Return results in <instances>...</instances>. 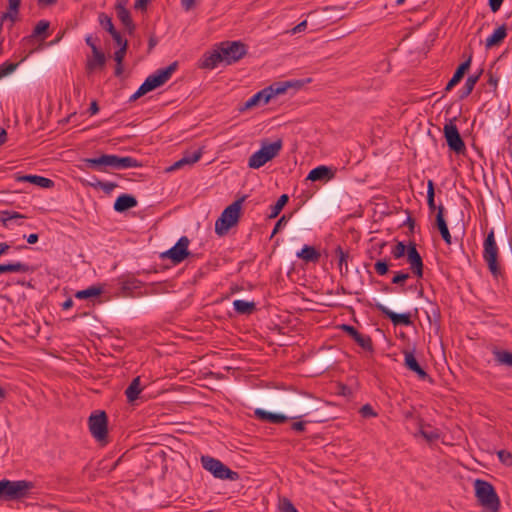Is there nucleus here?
Here are the masks:
<instances>
[{"label":"nucleus","mask_w":512,"mask_h":512,"mask_svg":"<svg viewBox=\"0 0 512 512\" xmlns=\"http://www.w3.org/2000/svg\"><path fill=\"white\" fill-rule=\"evenodd\" d=\"M507 36V28L505 25L498 27L492 35L486 39V47L491 48L499 45Z\"/></svg>","instance_id":"nucleus-30"},{"label":"nucleus","mask_w":512,"mask_h":512,"mask_svg":"<svg viewBox=\"0 0 512 512\" xmlns=\"http://www.w3.org/2000/svg\"><path fill=\"white\" fill-rule=\"evenodd\" d=\"M301 86H302V84L300 83V81H295V82L285 81V82H279V83L272 84L269 87H266L265 89H266L267 94L269 95V98L271 99L276 95L285 93L288 90V88H292V87L300 88Z\"/></svg>","instance_id":"nucleus-20"},{"label":"nucleus","mask_w":512,"mask_h":512,"mask_svg":"<svg viewBox=\"0 0 512 512\" xmlns=\"http://www.w3.org/2000/svg\"><path fill=\"white\" fill-rule=\"evenodd\" d=\"M89 168L105 172L106 167H111V154H103L97 158H85L82 160Z\"/></svg>","instance_id":"nucleus-17"},{"label":"nucleus","mask_w":512,"mask_h":512,"mask_svg":"<svg viewBox=\"0 0 512 512\" xmlns=\"http://www.w3.org/2000/svg\"><path fill=\"white\" fill-rule=\"evenodd\" d=\"M481 71L476 75H471L466 79L464 87L460 90L459 98L464 99L471 94L475 84L479 80Z\"/></svg>","instance_id":"nucleus-36"},{"label":"nucleus","mask_w":512,"mask_h":512,"mask_svg":"<svg viewBox=\"0 0 512 512\" xmlns=\"http://www.w3.org/2000/svg\"><path fill=\"white\" fill-rule=\"evenodd\" d=\"M494 359L499 365H506L512 367V352L507 350H497L493 351Z\"/></svg>","instance_id":"nucleus-37"},{"label":"nucleus","mask_w":512,"mask_h":512,"mask_svg":"<svg viewBox=\"0 0 512 512\" xmlns=\"http://www.w3.org/2000/svg\"><path fill=\"white\" fill-rule=\"evenodd\" d=\"M201 464L203 468L209 471L215 478L230 481H237L239 479L238 472L231 470L220 460L211 456H202Z\"/></svg>","instance_id":"nucleus-7"},{"label":"nucleus","mask_w":512,"mask_h":512,"mask_svg":"<svg viewBox=\"0 0 512 512\" xmlns=\"http://www.w3.org/2000/svg\"><path fill=\"white\" fill-rule=\"evenodd\" d=\"M34 488L31 481L18 480H1L0 481V499L18 500L28 496L29 491Z\"/></svg>","instance_id":"nucleus-5"},{"label":"nucleus","mask_w":512,"mask_h":512,"mask_svg":"<svg viewBox=\"0 0 512 512\" xmlns=\"http://www.w3.org/2000/svg\"><path fill=\"white\" fill-rule=\"evenodd\" d=\"M360 414L364 418L377 416V413L374 411V409L372 408V406L370 404L363 405L360 409Z\"/></svg>","instance_id":"nucleus-53"},{"label":"nucleus","mask_w":512,"mask_h":512,"mask_svg":"<svg viewBox=\"0 0 512 512\" xmlns=\"http://www.w3.org/2000/svg\"><path fill=\"white\" fill-rule=\"evenodd\" d=\"M407 261L410 264L411 272L418 278L423 276V260L416 249V244L411 242L407 248Z\"/></svg>","instance_id":"nucleus-12"},{"label":"nucleus","mask_w":512,"mask_h":512,"mask_svg":"<svg viewBox=\"0 0 512 512\" xmlns=\"http://www.w3.org/2000/svg\"><path fill=\"white\" fill-rule=\"evenodd\" d=\"M29 271H31L30 266L21 262L0 264V274L6 272L27 273Z\"/></svg>","instance_id":"nucleus-34"},{"label":"nucleus","mask_w":512,"mask_h":512,"mask_svg":"<svg viewBox=\"0 0 512 512\" xmlns=\"http://www.w3.org/2000/svg\"><path fill=\"white\" fill-rule=\"evenodd\" d=\"M320 253L312 246L305 245L300 252L297 253V257L305 260L306 262H318L320 259Z\"/></svg>","instance_id":"nucleus-33"},{"label":"nucleus","mask_w":512,"mask_h":512,"mask_svg":"<svg viewBox=\"0 0 512 512\" xmlns=\"http://www.w3.org/2000/svg\"><path fill=\"white\" fill-rule=\"evenodd\" d=\"M89 431L98 441L105 440L108 434V420L104 411L92 413L88 419Z\"/></svg>","instance_id":"nucleus-9"},{"label":"nucleus","mask_w":512,"mask_h":512,"mask_svg":"<svg viewBox=\"0 0 512 512\" xmlns=\"http://www.w3.org/2000/svg\"><path fill=\"white\" fill-rule=\"evenodd\" d=\"M181 4L186 11H189L194 6V0H181Z\"/></svg>","instance_id":"nucleus-60"},{"label":"nucleus","mask_w":512,"mask_h":512,"mask_svg":"<svg viewBox=\"0 0 512 512\" xmlns=\"http://www.w3.org/2000/svg\"><path fill=\"white\" fill-rule=\"evenodd\" d=\"M0 217H1V221L3 222V224L7 225V222L9 220L22 219V218H25L26 216H24L18 212H15V211H2L0 214Z\"/></svg>","instance_id":"nucleus-46"},{"label":"nucleus","mask_w":512,"mask_h":512,"mask_svg":"<svg viewBox=\"0 0 512 512\" xmlns=\"http://www.w3.org/2000/svg\"><path fill=\"white\" fill-rule=\"evenodd\" d=\"M404 365L408 370L416 373L420 379L429 378V375L418 363L413 351H404Z\"/></svg>","instance_id":"nucleus-14"},{"label":"nucleus","mask_w":512,"mask_h":512,"mask_svg":"<svg viewBox=\"0 0 512 512\" xmlns=\"http://www.w3.org/2000/svg\"><path fill=\"white\" fill-rule=\"evenodd\" d=\"M246 53V46L240 41L221 42L212 51L203 55L200 68L214 69L220 63L231 65L243 58Z\"/></svg>","instance_id":"nucleus-1"},{"label":"nucleus","mask_w":512,"mask_h":512,"mask_svg":"<svg viewBox=\"0 0 512 512\" xmlns=\"http://www.w3.org/2000/svg\"><path fill=\"white\" fill-rule=\"evenodd\" d=\"M376 308L383 315H385L388 319H390L391 322L393 323V325H395V326H398V325L410 326L412 324L410 313H395L382 304H377Z\"/></svg>","instance_id":"nucleus-13"},{"label":"nucleus","mask_w":512,"mask_h":512,"mask_svg":"<svg viewBox=\"0 0 512 512\" xmlns=\"http://www.w3.org/2000/svg\"><path fill=\"white\" fill-rule=\"evenodd\" d=\"M305 425H306V422L304 421H298V422H294L292 425H291V428L296 431V432H303L305 430Z\"/></svg>","instance_id":"nucleus-59"},{"label":"nucleus","mask_w":512,"mask_h":512,"mask_svg":"<svg viewBox=\"0 0 512 512\" xmlns=\"http://www.w3.org/2000/svg\"><path fill=\"white\" fill-rule=\"evenodd\" d=\"M243 200L244 198L238 199L223 210L215 223L217 235H226L229 229L238 223Z\"/></svg>","instance_id":"nucleus-4"},{"label":"nucleus","mask_w":512,"mask_h":512,"mask_svg":"<svg viewBox=\"0 0 512 512\" xmlns=\"http://www.w3.org/2000/svg\"><path fill=\"white\" fill-rule=\"evenodd\" d=\"M503 1L504 0H489V7L491 11L494 13L497 12L500 9Z\"/></svg>","instance_id":"nucleus-58"},{"label":"nucleus","mask_w":512,"mask_h":512,"mask_svg":"<svg viewBox=\"0 0 512 512\" xmlns=\"http://www.w3.org/2000/svg\"><path fill=\"white\" fill-rule=\"evenodd\" d=\"M95 183H90V186L93 188H100L106 194H110L118 185L114 182H104L99 180L97 177H94Z\"/></svg>","instance_id":"nucleus-41"},{"label":"nucleus","mask_w":512,"mask_h":512,"mask_svg":"<svg viewBox=\"0 0 512 512\" xmlns=\"http://www.w3.org/2000/svg\"><path fill=\"white\" fill-rule=\"evenodd\" d=\"M113 40L119 45V48L122 47L123 43H128L127 40L123 39L121 34L116 30L110 34Z\"/></svg>","instance_id":"nucleus-57"},{"label":"nucleus","mask_w":512,"mask_h":512,"mask_svg":"<svg viewBox=\"0 0 512 512\" xmlns=\"http://www.w3.org/2000/svg\"><path fill=\"white\" fill-rule=\"evenodd\" d=\"M306 28H307V21L303 20L302 22L297 24L294 28H292L289 32L294 35L296 33H300L302 31H304Z\"/></svg>","instance_id":"nucleus-56"},{"label":"nucleus","mask_w":512,"mask_h":512,"mask_svg":"<svg viewBox=\"0 0 512 512\" xmlns=\"http://www.w3.org/2000/svg\"><path fill=\"white\" fill-rule=\"evenodd\" d=\"M128 48V43H123L122 47H120L117 51L114 52V60L117 64H122L125 58L126 52Z\"/></svg>","instance_id":"nucleus-49"},{"label":"nucleus","mask_w":512,"mask_h":512,"mask_svg":"<svg viewBox=\"0 0 512 512\" xmlns=\"http://www.w3.org/2000/svg\"><path fill=\"white\" fill-rule=\"evenodd\" d=\"M137 204V199L133 195L121 194L120 196L117 197L116 201L114 202L113 208L116 212L121 213L136 207Z\"/></svg>","instance_id":"nucleus-21"},{"label":"nucleus","mask_w":512,"mask_h":512,"mask_svg":"<svg viewBox=\"0 0 512 512\" xmlns=\"http://www.w3.org/2000/svg\"><path fill=\"white\" fill-rule=\"evenodd\" d=\"M438 212L436 215V225L438 227V230L443 238V240L447 243H451V235L446 223V220L444 218V207L440 205L438 208Z\"/></svg>","instance_id":"nucleus-25"},{"label":"nucleus","mask_w":512,"mask_h":512,"mask_svg":"<svg viewBox=\"0 0 512 512\" xmlns=\"http://www.w3.org/2000/svg\"><path fill=\"white\" fill-rule=\"evenodd\" d=\"M389 263H388V260L387 259H381V260H378L375 264H374V269L376 271L377 274L383 276V275H386L389 271Z\"/></svg>","instance_id":"nucleus-47"},{"label":"nucleus","mask_w":512,"mask_h":512,"mask_svg":"<svg viewBox=\"0 0 512 512\" xmlns=\"http://www.w3.org/2000/svg\"><path fill=\"white\" fill-rule=\"evenodd\" d=\"M10 10H19V6L21 4V0H8Z\"/></svg>","instance_id":"nucleus-62"},{"label":"nucleus","mask_w":512,"mask_h":512,"mask_svg":"<svg viewBox=\"0 0 512 512\" xmlns=\"http://www.w3.org/2000/svg\"><path fill=\"white\" fill-rule=\"evenodd\" d=\"M419 433L421 434V436L423 438H425L429 442L435 441V440L439 439V437H440V434L436 429L426 430L422 426L419 430Z\"/></svg>","instance_id":"nucleus-45"},{"label":"nucleus","mask_w":512,"mask_h":512,"mask_svg":"<svg viewBox=\"0 0 512 512\" xmlns=\"http://www.w3.org/2000/svg\"><path fill=\"white\" fill-rule=\"evenodd\" d=\"M280 510L281 512H298L293 503L287 498L280 500Z\"/></svg>","instance_id":"nucleus-50"},{"label":"nucleus","mask_w":512,"mask_h":512,"mask_svg":"<svg viewBox=\"0 0 512 512\" xmlns=\"http://www.w3.org/2000/svg\"><path fill=\"white\" fill-rule=\"evenodd\" d=\"M282 146L283 142L281 139H277L272 143L263 142L261 148L249 157L248 166L252 169L262 167L279 154Z\"/></svg>","instance_id":"nucleus-6"},{"label":"nucleus","mask_w":512,"mask_h":512,"mask_svg":"<svg viewBox=\"0 0 512 512\" xmlns=\"http://www.w3.org/2000/svg\"><path fill=\"white\" fill-rule=\"evenodd\" d=\"M287 223V218L285 215L281 216L278 221L276 222L275 226H274V229L272 231V234H271V238L276 234L278 233V231L284 226L286 225Z\"/></svg>","instance_id":"nucleus-55"},{"label":"nucleus","mask_w":512,"mask_h":512,"mask_svg":"<svg viewBox=\"0 0 512 512\" xmlns=\"http://www.w3.org/2000/svg\"><path fill=\"white\" fill-rule=\"evenodd\" d=\"M140 166L141 163L133 157H119L117 155L111 154V168L113 169L137 168Z\"/></svg>","instance_id":"nucleus-16"},{"label":"nucleus","mask_w":512,"mask_h":512,"mask_svg":"<svg viewBox=\"0 0 512 512\" xmlns=\"http://www.w3.org/2000/svg\"><path fill=\"white\" fill-rule=\"evenodd\" d=\"M288 201H289V196L287 194H282L278 198L277 202L270 207L271 211L269 214V218L270 219L276 218L280 214L283 207L287 204Z\"/></svg>","instance_id":"nucleus-38"},{"label":"nucleus","mask_w":512,"mask_h":512,"mask_svg":"<svg viewBox=\"0 0 512 512\" xmlns=\"http://www.w3.org/2000/svg\"><path fill=\"white\" fill-rule=\"evenodd\" d=\"M353 340L364 350L369 352L373 351V343L369 335H364L359 332V334Z\"/></svg>","instance_id":"nucleus-40"},{"label":"nucleus","mask_w":512,"mask_h":512,"mask_svg":"<svg viewBox=\"0 0 512 512\" xmlns=\"http://www.w3.org/2000/svg\"><path fill=\"white\" fill-rule=\"evenodd\" d=\"M119 284L122 296L131 295L135 290L140 289L142 285L141 281L133 276L120 279Z\"/></svg>","instance_id":"nucleus-27"},{"label":"nucleus","mask_w":512,"mask_h":512,"mask_svg":"<svg viewBox=\"0 0 512 512\" xmlns=\"http://www.w3.org/2000/svg\"><path fill=\"white\" fill-rule=\"evenodd\" d=\"M334 177V172L331 168L327 166H318L312 169L308 176L307 180L311 181H322V180H330Z\"/></svg>","instance_id":"nucleus-26"},{"label":"nucleus","mask_w":512,"mask_h":512,"mask_svg":"<svg viewBox=\"0 0 512 512\" xmlns=\"http://www.w3.org/2000/svg\"><path fill=\"white\" fill-rule=\"evenodd\" d=\"M233 307L234 310L241 315H250L255 311V303L245 300H235Z\"/></svg>","instance_id":"nucleus-35"},{"label":"nucleus","mask_w":512,"mask_h":512,"mask_svg":"<svg viewBox=\"0 0 512 512\" xmlns=\"http://www.w3.org/2000/svg\"><path fill=\"white\" fill-rule=\"evenodd\" d=\"M254 414L257 419L272 424H281L288 420V417L284 414L272 413L263 409H256Z\"/></svg>","instance_id":"nucleus-18"},{"label":"nucleus","mask_w":512,"mask_h":512,"mask_svg":"<svg viewBox=\"0 0 512 512\" xmlns=\"http://www.w3.org/2000/svg\"><path fill=\"white\" fill-rule=\"evenodd\" d=\"M17 66H18L17 63H11V62H4L3 64H1L0 65V79L13 73L16 70Z\"/></svg>","instance_id":"nucleus-44"},{"label":"nucleus","mask_w":512,"mask_h":512,"mask_svg":"<svg viewBox=\"0 0 512 512\" xmlns=\"http://www.w3.org/2000/svg\"><path fill=\"white\" fill-rule=\"evenodd\" d=\"M202 153V148H199L194 152H186L184 156L178 161H176L172 166H170L167 169V171H174L182 168L185 165H193L194 163L200 160Z\"/></svg>","instance_id":"nucleus-15"},{"label":"nucleus","mask_w":512,"mask_h":512,"mask_svg":"<svg viewBox=\"0 0 512 512\" xmlns=\"http://www.w3.org/2000/svg\"><path fill=\"white\" fill-rule=\"evenodd\" d=\"M270 100L269 95L266 92V89H262L261 91L254 94L251 98H249L245 103L241 110H248L260 103L266 104Z\"/></svg>","instance_id":"nucleus-29"},{"label":"nucleus","mask_w":512,"mask_h":512,"mask_svg":"<svg viewBox=\"0 0 512 512\" xmlns=\"http://www.w3.org/2000/svg\"><path fill=\"white\" fill-rule=\"evenodd\" d=\"M341 330L346 332L353 339L359 334V331L355 327L347 324L341 325Z\"/></svg>","instance_id":"nucleus-54"},{"label":"nucleus","mask_w":512,"mask_h":512,"mask_svg":"<svg viewBox=\"0 0 512 512\" xmlns=\"http://www.w3.org/2000/svg\"><path fill=\"white\" fill-rule=\"evenodd\" d=\"M177 66V62H173L166 68L158 69L155 73L149 75L138 88V90L130 97V101H134L146 93L165 84L176 71Z\"/></svg>","instance_id":"nucleus-3"},{"label":"nucleus","mask_w":512,"mask_h":512,"mask_svg":"<svg viewBox=\"0 0 512 512\" xmlns=\"http://www.w3.org/2000/svg\"><path fill=\"white\" fill-rule=\"evenodd\" d=\"M19 10H10V7H8V10L0 16V19L4 22L5 20H10L12 23H14L17 20Z\"/></svg>","instance_id":"nucleus-51"},{"label":"nucleus","mask_w":512,"mask_h":512,"mask_svg":"<svg viewBox=\"0 0 512 512\" xmlns=\"http://www.w3.org/2000/svg\"><path fill=\"white\" fill-rule=\"evenodd\" d=\"M141 390V381L140 377L138 376L132 380V382L125 390V395L127 397L128 402H134L138 398Z\"/></svg>","instance_id":"nucleus-31"},{"label":"nucleus","mask_w":512,"mask_h":512,"mask_svg":"<svg viewBox=\"0 0 512 512\" xmlns=\"http://www.w3.org/2000/svg\"><path fill=\"white\" fill-rule=\"evenodd\" d=\"M49 26L50 23L48 21L40 20L34 27L32 34L22 39L23 45L31 43L36 37H39L41 40H45L48 37L47 31Z\"/></svg>","instance_id":"nucleus-19"},{"label":"nucleus","mask_w":512,"mask_h":512,"mask_svg":"<svg viewBox=\"0 0 512 512\" xmlns=\"http://www.w3.org/2000/svg\"><path fill=\"white\" fill-rule=\"evenodd\" d=\"M16 180L18 182H29L41 188H52L54 186L51 179L39 175H16Z\"/></svg>","instance_id":"nucleus-22"},{"label":"nucleus","mask_w":512,"mask_h":512,"mask_svg":"<svg viewBox=\"0 0 512 512\" xmlns=\"http://www.w3.org/2000/svg\"><path fill=\"white\" fill-rule=\"evenodd\" d=\"M498 458L501 463H503L506 466L511 467L512 466V453L507 450H499L497 452Z\"/></svg>","instance_id":"nucleus-48"},{"label":"nucleus","mask_w":512,"mask_h":512,"mask_svg":"<svg viewBox=\"0 0 512 512\" xmlns=\"http://www.w3.org/2000/svg\"><path fill=\"white\" fill-rule=\"evenodd\" d=\"M475 496L484 512H498L500 499L493 485L485 480L476 479L474 482Z\"/></svg>","instance_id":"nucleus-2"},{"label":"nucleus","mask_w":512,"mask_h":512,"mask_svg":"<svg viewBox=\"0 0 512 512\" xmlns=\"http://www.w3.org/2000/svg\"><path fill=\"white\" fill-rule=\"evenodd\" d=\"M105 63V54L98 47H93L92 57H89L86 62V69L88 71H94L97 68L104 67Z\"/></svg>","instance_id":"nucleus-23"},{"label":"nucleus","mask_w":512,"mask_h":512,"mask_svg":"<svg viewBox=\"0 0 512 512\" xmlns=\"http://www.w3.org/2000/svg\"><path fill=\"white\" fill-rule=\"evenodd\" d=\"M116 13L118 19L122 22V24L128 29L129 33L131 34L135 29V26L131 19L129 10L126 9L123 3L118 2L116 4Z\"/></svg>","instance_id":"nucleus-28"},{"label":"nucleus","mask_w":512,"mask_h":512,"mask_svg":"<svg viewBox=\"0 0 512 512\" xmlns=\"http://www.w3.org/2000/svg\"><path fill=\"white\" fill-rule=\"evenodd\" d=\"M409 274L403 271H399L392 278V283L397 285H403V283L409 278Z\"/></svg>","instance_id":"nucleus-52"},{"label":"nucleus","mask_w":512,"mask_h":512,"mask_svg":"<svg viewBox=\"0 0 512 512\" xmlns=\"http://www.w3.org/2000/svg\"><path fill=\"white\" fill-rule=\"evenodd\" d=\"M470 64H471V57H469L465 62L461 63L457 67L456 71L454 72V75L447 83V85L445 87V91L452 90L462 80L464 74L469 69Z\"/></svg>","instance_id":"nucleus-24"},{"label":"nucleus","mask_w":512,"mask_h":512,"mask_svg":"<svg viewBox=\"0 0 512 512\" xmlns=\"http://www.w3.org/2000/svg\"><path fill=\"white\" fill-rule=\"evenodd\" d=\"M148 0H136L135 1V9H145L147 6Z\"/></svg>","instance_id":"nucleus-63"},{"label":"nucleus","mask_w":512,"mask_h":512,"mask_svg":"<svg viewBox=\"0 0 512 512\" xmlns=\"http://www.w3.org/2000/svg\"><path fill=\"white\" fill-rule=\"evenodd\" d=\"M455 121L456 118L450 119L449 122L444 125L443 132L450 150L460 154L465 151L466 147L455 124Z\"/></svg>","instance_id":"nucleus-10"},{"label":"nucleus","mask_w":512,"mask_h":512,"mask_svg":"<svg viewBox=\"0 0 512 512\" xmlns=\"http://www.w3.org/2000/svg\"><path fill=\"white\" fill-rule=\"evenodd\" d=\"M102 287L100 286H90L87 289L77 291L75 297L77 299H88L91 297L99 296L102 293Z\"/></svg>","instance_id":"nucleus-39"},{"label":"nucleus","mask_w":512,"mask_h":512,"mask_svg":"<svg viewBox=\"0 0 512 512\" xmlns=\"http://www.w3.org/2000/svg\"><path fill=\"white\" fill-rule=\"evenodd\" d=\"M434 197L435 195H427V204L431 211H434L436 209Z\"/></svg>","instance_id":"nucleus-61"},{"label":"nucleus","mask_w":512,"mask_h":512,"mask_svg":"<svg viewBox=\"0 0 512 512\" xmlns=\"http://www.w3.org/2000/svg\"><path fill=\"white\" fill-rule=\"evenodd\" d=\"M98 20H99V23L102 26V28L105 29L109 34L116 31V29L112 23V18L109 17L107 14L100 13L98 16Z\"/></svg>","instance_id":"nucleus-42"},{"label":"nucleus","mask_w":512,"mask_h":512,"mask_svg":"<svg viewBox=\"0 0 512 512\" xmlns=\"http://www.w3.org/2000/svg\"><path fill=\"white\" fill-rule=\"evenodd\" d=\"M407 248L404 242L399 241L392 249L391 254L395 259H400L407 253Z\"/></svg>","instance_id":"nucleus-43"},{"label":"nucleus","mask_w":512,"mask_h":512,"mask_svg":"<svg viewBox=\"0 0 512 512\" xmlns=\"http://www.w3.org/2000/svg\"><path fill=\"white\" fill-rule=\"evenodd\" d=\"M85 42L91 48L92 51H93V47H97L92 35H87L85 38Z\"/></svg>","instance_id":"nucleus-64"},{"label":"nucleus","mask_w":512,"mask_h":512,"mask_svg":"<svg viewBox=\"0 0 512 512\" xmlns=\"http://www.w3.org/2000/svg\"><path fill=\"white\" fill-rule=\"evenodd\" d=\"M189 243V239L186 236H182L172 248L162 253V257L169 258L174 264L181 263L189 255Z\"/></svg>","instance_id":"nucleus-11"},{"label":"nucleus","mask_w":512,"mask_h":512,"mask_svg":"<svg viewBox=\"0 0 512 512\" xmlns=\"http://www.w3.org/2000/svg\"><path fill=\"white\" fill-rule=\"evenodd\" d=\"M483 246V258L487 263L488 269L495 278H498L499 276L502 275V270L497 261L498 247L495 241V235L493 230H491L488 233Z\"/></svg>","instance_id":"nucleus-8"},{"label":"nucleus","mask_w":512,"mask_h":512,"mask_svg":"<svg viewBox=\"0 0 512 512\" xmlns=\"http://www.w3.org/2000/svg\"><path fill=\"white\" fill-rule=\"evenodd\" d=\"M335 255L338 258V268L340 273H348V259L350 258L349 251H344L341 246L335 248Z\"/></svg>","instance_id":"nucleus-32"}]
</instances>
